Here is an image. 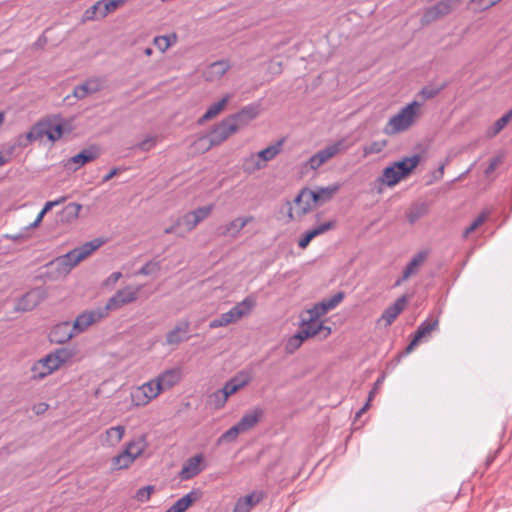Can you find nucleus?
<instances>
[{"mask_svg":"<svg viewBox=\"0 0 512 512\" xmlns=\"http://www.w3.org/2000/svg\"><path fill=\"white\" fill-rule=\"evenodd\" d=\"M419 108L420 104L417 101L404 106L396 115L389 119L383 128V133L393 136L407 131L416 122Z\"/></svg>","mask_w":512,"mask_h":512,"instance_id":"nucleus-1","label":"nucleus"},{"mask_svg":"<svg viewBox=\"0 0 512 512\" xmlns=\"http://www.w3.org/2000/svg\"><path fill=\"white\" fill-rule=\"evenodd\" d=\"M301 324L298 333L290 339L289 345H294L296 348L299 347L302 342L310 337L320 335L321 338H327L331 334V328L324 326L317 317H313V314H306L303 312L300 316Z\"/></svg>","mask_w":512,"mask_h":512,"instance_id":"nucleus-2","label":"nucleus"},{"mask_svg":"<svg viewBox=\"0 0 512 512\" xmlns=\"http://www.w3.org/2000/svg\"><path fill=\"white\" fill-rule=\"evenodd\" d=\"M254 306L255 301L250 297H246L243 301L233 306L229 311L222 313L218 318L213 319L210 322L209 327L211 329H215L235 323L249 315Z\"/></svg>","mask_w":512,"mask_h":512,"instance_id":"nucleus-3","label":"nucleus"},{"mask_svg":"<svg viewBox=\"0 0 512 512\" xmlns=\"http://www.w3.org/2000/svg\"><path fill=\"white\" fill-rule=\"evenodd\" d=\"M348 147L345 139L338 140L312 155L306 162L305 167L316 170L336 155L345 152Z\"/></svg>","mask_w":512,"mask_h":512,"instance_id":"nucleus-4","label":"nucleus"},{"mask_svg":"<svg viewBox=\"0 0 512 512\" xmlns=\"http://www.w3.org/2000/svg\"><path fill=\"white\" fill-rule=\"evenodd\" d=\"M103 243L104 241L99 238L86 242L83 245L76 247L75 249L69 251L68 253L60 256V262H67V264H70V268L73 269L81 261L86 259L95 250L102 246Z\"/></svg>","mask_w":512,"mask_h":512,"instance_id":"nucleus-5","label":"nucleus"},{"mask_svg":"<svg viewBox=\"0 0 512 512\" xmlns=\"http://www.w3.org/2000/svg\"><path fill=\"white\" fill-rule=\"evenodd\" d=\"M462 0H441L432 7L426 9L422 16V22L429 24L450 14L461 4Z\"/></svg>","mask_w":512,"mask_h":512,"instance_id":"nucleus-6","label":"nucleus"},{"mask_svg":"<svg viewBox=\"0 0 512 512\" xmlns=\"http://www.w3.org/2000/svg\"><path fill=\"white\" fill-rule=\"evenodd\" d=\"M128 1L129 0H99L86 10L85 18L88 20L103 19Z\"/></svg>","mask_w":512,"mask_h":512,"instance_id":"nucleus-7","label":"nucleus"},{"mask_svg":"<svg viewBox=\"0 0 512 512\" xmlns=\"http://www.w3.org/2000/svg\"><path fill=\"white\" fill-rule=\"evenodd\" d=\"M236 132L237 130L235 126L229 117H226L220 123L215 125L211 132L207 135L209 147L220 145Z\"/></svg>","mask_w":512,"mask_h":512,"instance_id":"nucleus-8","label":"nucleus"},{"mask_svg":"<svg viewBox=\"0 0 512 512\" xmlns=\"http://www.w3.org/2000/svg\"><path fill=\"white\" fill-rule=\"evenodd\" d=\"M161 392V386L157 378H154L138 387L132 393V397L136 401L137 405H146L152 399L156 398Z\"/></svg>","mask_w":512,"mask_h":512,"instance_id":"nucleus-9","label":"nucleus"},{"mask_svg":"<svg viewBox=\"0 0 512 512\" xmlns=\"http://www.w3.org/2000/svg\"><path fill=\"white\" fill-rule=\"evenodd\" d=\"M341 185L338 183L332 184L327 187L318 188L317 190H310L303 188L298 193V200L304 196H308L310 200H314L315 204H322L332 199V197L339 191Z\"/></svg>","mask_w":512,"mask_h":512,"instance_id":"nucleus-10","label":"nucleus"},{"mask_svg":"<svg viewBox=\"0 0 512 512\" xmlns=\"http://www.w3.org/2000/svg\"><path fill=\"white\" fill-rule=\"evenodd\" d=\"M108 314V311L105 307L97 308L91 311H85L78 315L76 320L74 321L73 327L78 332H83L89 326L99 322L103 318H105Z\"/></svg>","mask_w":512,"mask_h":512,"instance_id":"nucleus-11","label":"nucleus"},{"mask_svg":"<svg viewBox=\"0 0 512 512\" xmlns=\"http://www.w3.org/2000/svg\"><path fill=\"white\" fill-rule=\"evenodd\" d=\"M139 288L126 287L115 293L105 305L107 311L116 310L125 304L134 302L137 299Z\"/></svg>","mask_w":512,"mask_h":512,"instance_id":"nucleus-12","label":"nucleus"},{"mask_svg":"<svg viewBox=\"0 0 512 512\" xmlns=\"http://www.w3.org/2000/svg\"><path fill=\"white\" fill-rule=\"evenodd\" d=\"M47 297V292L42 287H37L24 294L16 305L18 311H30L39 305Z\"/></svg>","mask_w":512,"mask_h":512,"instance_id":"nucleus-13","label":"nucleus"},{"mask_svg":"<svg viewBox=\"0 0 512 512\" xmlns=\"http://www.w3.org/2000/svg\"><path fill=\"white\" fill-rule=\"evenodd\" d=\"M344 296L343 292H338L330 298L323 299L321 302L316 303L311 309L306 310V314H313V317L320 318L338 306L344 299Z\"/></svg>","mask_w":512,"mask_h":512,"instance_id":"nucleus-14","label":"nucleus"},{"mask_svg":"<svg viewBox=\"0 0 512 512\" xmlns=\"http://www.w3.org/2000/svg\"><path fill=\"white\" fill-rule=\"evenodd\" d=\"M259 114L258 106L247 105L243 107L239 112L232 114L229 117L236 130L247 126L252 120H254Z\"/></svg>","mask_w":512,"mask_h":512,"instance_id":"nucleus-15","label":"nucleus"},{"mask_svg":"<svg viewBox=\"0 0 512 512\" xmlns=\"http://www.w3.org/2000/svg\"><path fill=\"white\" fill-rule=\"evenodd\" d=\"M439 321L437 318H429L419 325L417 328L413 340L405 349V353H411L415 346L425 337L429 336L432 331L438 327Z\"/></svg>","mask_w":512,"mask_h":512,"instance_id":"nucleus-16","label":"nucleus"},{"mask_svg":"<svg viewBox=\"0 0 512 512\" xmlns=\"http://www.w3.org/2000/svg\"><path fill=\"white\" fill-rule=\"evenodd\" d=\"M265 497L262 491H253L252 493L240 497L233 509V512H250L257 506Z\"/></svg>","mask_w":512,"mask_h":512,"instance_id":"nucleus-17","label":"nucleus"},{"mask_svg":"<svg viewBox=\"0 0 512 512\" xmlns=\"http://www.w3.org/2000/svg\"><path fill=\"white\" fill-rule=\"evenodd\" d=\"M103 88V81L100 78H90L84 83L76 86L72 96L76 99H84L90 94L99 92Z\"/></svg>","mask_w":512,"mask_h":512,"instance_id":"nucleus-18","label":"nucleus"},{"mask_svg":"<svg viewBox=\"0 0 512 512\" xmlns=\"http://www.w3.org/2000/svg\"><path fill=\"white\" fill-rule=\"evenodd\" d=\"M190 323L187 320L180 321L176 324V326L167 333L166 335V344L168 345H178L181 342L189 339Z\"/></svg>","mask_w":512,"mask_h":512,"instance_id":"nucleus-19","label":"nucleus"},{"mask_svg":"<svg viewBox=\"0 0 512 512\" xmlns=\"http://www.w3.org/2000/svg\"><path fill=\"white\" fill-rule=\"evenodd\" d=\"M74 327L69 322H62L55 325L49 333L52 343L63 344L73 337Z\"/></svg>","mask_w":512,"mask_h":512,"instance_id":"nucleus-20","label":"nucleus"},{"mask_svg":"<svg viewBox=\"0 0 512 512\" xmlns=\"http://www.w3.org/2000/svg\"><path fill=\"white\" fill-rule=\"evenodd\" d=\"M157 380L161 386L162 391L171 389L182 379V370L179 367L167 369L160 373Z\"/></svg>","mask_w":512,"mask_h":512,"instance_id":"nucleus-21","label":"nucleus"},{"mask_svg":"<svg viewBox=\"0 0 512 512\" xmlns=\"http://www.w3.org/2000/svg\"><path fill=\"white\" fill-rule=\"evenodd\" d=\"M100 156V149L96 146H90L83 149L78 154L69 159V163L75 164L74 170L79 169L86 163L92 162Z\"/></svg>","mask_w":512,"mask_h":512,"instance_id":"nucleus-22","label":"nucleus"},{"mask_svg":"<svg viewBox=\"0 0 512 512\" xmlns=\"http://www.w3.org/2000/svg\"><path fill=\"white\" fill-rule=\"evenodd\" d=\"M408 302V297L406 295L398 298L394 304L387 307L382 313L381 320L385 321V325H391L395 319L399 316V314L404 310L406 304Z\"/></svg>","mask_w":512,"mask_h":512,"instance_id":"nucleus-23","label":"nucleus"},{"mask_svg":"<svg viewBox=\"0 0 512 512\" xmlns=\"http://www.w3.org/2000/svg\"><path fill=\"white\" fill-rule=\"evenodd\" d=\"M201 462H202V456L201 455H195L191 458H189L184 464L183 467L179 473V476L182 480H188L195 476H197L201 471Z\"/></svg>","mask_w":512,"mask_h":512,"instance_id":"nucleus-24","label":"nucleus"},{"mask_svg":"<svg viewBox=\"0 0 512 512\" xmlns=\"http://www.w3.org/2000/svg\"><path fill=\"white\" fill-rule=\"evenodd\" d=\"M427 258L426 252H418L413 258L410 260V262L407 264L403 271V275L400 279H398L395 283L396 286L400 285L401 282L406 281L409 277L416 274L419 270V268L422 266V264L425 262Z\"/></svg>","mask_w":512,"mask_h":512,"instance_id":"nucleus-25","label":"nucleus"},{"mask_svg":"<svg viewBox=\"0 0 512 512\" xmlns=\"http://www.w3.org/2000/svg\"><path fill=\"white\" fill-rule=\"evenodd\" d=\"M264 411L260 407H255L251 411L245 413L236 423L240 430L244 433L252 429L262 418Z\"/></svg>","mask_w":512,"mask_h":512,"instance_id":"nucleus-26","label":"nucleus"},{"mask_svg":"<svg viewBox=\"0 0 512 512\" xmlns=\"http://www.w3.org/2000/svg\"><path fill=\"white\" fill-rule=\"evenodd\" d=\"M230 68V64L226 60H219L211 63L204 71L205 79L215 81L220 79Z\"/></svg>","mask_w":512,"mask_h":512,"instance_id":"nucleus-27","label":"nucleus"},{"mask_svg":"<svg viewBox=\"0 0 512 512\" xmlns=\"http://www.w3.org/2000/svg\"><path fill=\"white\" fill-rule=\"evenodd\" d=\"M419 162L420 156L415 154L411 157H405L400 161H396L392 165L401 175V177L405 178L417 167Z\"/></svg>","mask_w":512,"mask_h":512,"instance_id":"nucleus-28","label":"nucleus"},{"mask_svg":"<svg viewBox=\"0 0 512 512\" xmlns=\"http://www.w3.org/2000/svg\"><path fill=\"white\" fill-rule=\"evenodd\" d=\"M200 497V492L192 490L178 499L166 512H185Z\"/></svg>","mask_w":512,"mask_h":512,"instance_id":"nucleus-29","label":"nucleus"},{"mask_svg":"<svg viewBox=\"0 0 512 512\" xmlns=\"http://www.w3.org/2000/svg\"><path fill=\"white\" fill-rule=\"evenodd\" d=\"M81 209L82 205L78 203L72 202L67 204L58 214V221L61 223H71L75 221Z\"/></svg>","mask_w":512,"mask_h":512,"instance_id":"nucleus-30","label":"nucleus"},{"mask_svg":"<svg viewBox=\"0 0 512 512\" xmlns=\"http://www.w3.org/2000/svg\"><path fill=\"white\" fill-rule=\"evenodd\" d=\"M253 220V217H239L232 220L230 223L222 227L221 234L226 235H237L249 222Z\"/></svg>","mask_w":512,"mask_h":512,"instance_id":"nucleus-31","label":"nucleus"},{"mask_svg":"<svg viewBox=\"0 0 512 512\" xmlns=\"http://www.w3.org/2000/svg\"><path fill=\"white\" fill-rule=\"evenodd\" d=\"M429 211V205L425 202L413 203L407 213L406 217L410 224H414L420 218L424 217Z\"/></svg>","mask_w":512,"mask_h":512,"instance_id":"nucleus-32","label":"nucleus"},{"mask_svg":"<svg viewBox=\"0 0 512 512\" xmlns=\"http://www.w3.org/2000/svg\"><path fill=\"white\" fill-rule=\"evenodd\" d=\"M403 178L397 172V170L393 167V165L386 167L383 170L382 175L378 178V181L381 184H385L389 187L396 185Z\"/></svg>","mask_w":512,"mask_h":512,"instance_id":"nucleus-33","label":"nucleus"},{"mask_svg":"<svg viewBox=\"0 0 512 512\" xmlns=\"http://www.w3.org/2000/svg\"><path fill=\"white\" fill-rule=\"evenodd\" d=\"M229 99H230V95L227 94L221 100H219L218 102L211 105L207 109L205 114L200 118L199 122L203 123L207 120H210V119L216 117L224 109V107L228 103Z\"/></svg>","mask_w":512,"mask_h":512,"instance_id":"nucleus-34","label":"nucleus"},{"mask_svg":"<svg viewBox=\"0 0 512 512\" xmlns=\"http://www.w3.org/2000/svg\"><path fill=\"white\" fill-rule=\"evenodd\" d=\"M282 145L283 140H279L276 144L270 145L259 151L257 156L260 158L262 163L266 164V162L273 160L281 152Z\"/></svg>","mask_w":512,"mask_h":512,"instance_id":"nucleus-35","label":"nucleus"},{"mask_svg":"<svg viewBox=\"0 0 512 512\" xmlns=\"http://www.w3.org/2000/svg\"><path fill=\"white\" fill-rule=\"evenodd\" d=\"M135 459L131 456L130 452H127L125 449L119 453L118 455L112 458V465L115 469H126L128 468Z\"/></svg>","mask_w":512,"mask_h":512,"instance_id":"nucleus-36","label":"nucleus"},{"mask_svg":"<svg viewBox=\"0 0 512 512\" xmlns=\"http://www.w3.org/2000/svg\"><path fill=\"white\" fill-rule=\"evenodd\" d=\"M266 164L262 163L257 154H252L250 157L246 158L243 162V171L248 174H252L258 170L263 169Z\"/></svg>","mask_w":512,"mask_h":512,"instance_id":"nucleus-37","label":"nucleus"},{"mask_svg":"<svg viewBox=\"0 0 512 512\" xmlns=\"http://www.w3.org/2000/svg\"><path fill=\"white\" fill-rule=\"evenodd\" d=\"M31 373V379L37 381L42 380L48 375L52 374L51 369L46 366L42 359L34 363L31 368Z\"/></svg>","mask_w":512,"mask_h":512,"instance_id":"nucleus-38","label":"nucleus"},{"mask_svg":"<svg viewBox=\"0 0 512 512\" xmlns=\"http://www.w3.org/2000/svg\"><path fill=\"white\" fill-rule=\"evenodd\" d=\"M512 119V109L504 114L502 117H500L494 125L487 131V135L489 137H495L497 134H499L506 125L510 122Z\"/></svg>","mask_w":512,"mask_h":512,"instance_id":"nucleus-39","label":"nucleus"},{"mask_svg":"<svg viewBox=\"0 0 512 512\" xmlns=\"http://www.w3.org/2000/svg\"><path fill=\"white\" fill-rule=\"evenodd\" d=\"M125 433V427L122 425L114 426L106 430L107 442L114 446L118 444Z\"/></svg>","mask_w":512,"mask_h":512,"instance_id":"nucleus-40","label":"nucleus"},{"mask_svg":"<svg viewBox=\"0 0 512 512\" xmlns=\"http://www.w3.org/2000/svg\"><path fill=\"white\" fill-rule=\"evenodd\" d=\"M247 384L246 380H243L241 382L238 381V379L234 378L228 381L222 389H219L223 394H220L222 397L231 396L232 394L236 393L239 389L244 387Z\"/></svg>","mask_w":512,"mask_h":512,"instance_id":"nucleus-41","label":"nucleus"},{"mask_svg":"<svg viewBox=\"0 0 512 512\" xmlns=\"http://www.w3.org/2000/svg\"><path fill=\"white\" fill-rule=\"evenodd\" d=\"M294 204L298 207L297 215L302 217L312 210L313 204L315 203L314 200H310L308 196L302 197L299 201L297 195L294 199Z\"/></svg>","mask_w":512,"mask_h":512,"instance_id":"nucleus-42","label":"nucleus"},{"mask_svg":"<svg viewBox=\"0 0 512 512\" xmlns=\"http://www.w3.org/2000/svg\"><path fill=\"white\" fill-rule=\"evenodd\" d=\"M145 449V441L143 438H139L137 440L130 441L125 450L130 452L131 456L136 460Z\"/></svg>","mask_w":512,"mask_h":512,"instance_id":"nucleus-43","label":"nucleus"},{"mask_svg":"<svg viewBox=\"0 0 512 512\" xmlns=\"http://www.w3.org/2000/svg\"><path fill=\"white\" fill-rule=\"evenodd\" d=\"M240 433H243L237 424L229 428L226 432H224L217 440L218 444L224 443V442H233L236 440L238 435Z\"/></svg>","mask_w":512,"mask_h":512,"instance_id":"nucleus-44","label":"nucleus"},{"mask_svg":"<svg viewBox=\"0 0 512 512\" xmlns=\"http://www.w3.org/2000/svg\"><path fill=\"white\" fill-rule=\"evenodd\" d=\"M176 225H178L180 227L184 226L185 231L190 232L198 225V223L193 218V215L191 214V212H189V213L185 214L184 216L178 218L176 220Z\"/></svg>","mask_w":512,"mask_h":512,"instance_id":"nucleus-45","label":"nucleus"},{"mask_svg":"<svg viewBox=\"0 0 512 512\" xmlns=\"http://www.w3.org/2000/svg\"><path fill=\"white\" fill-rule=\"evenodd\" d=\"M64 127L62 124L51 125L47 123V137L51 141L60 139L63 135Z\"/></svg>","mask_w":512,"mask_h":512,"instance_id":"nucleus-46","label":"nucleus"},{"mask_svg":"<svg viewBox=\"0 0 512 512\" xmlns=\"http://www.w3.org/2000/svg\"><path fill=\"white\" fill-rule=\"evenodd\" d=\"M488 213L482 212L464 231V237L478 229L487 219Z\"/></svg>","mask_w":512,"mask_h":512,"instance_id":"nucleus-47","label":"nucleus"},{"mask_svg":"<svg viewBox=\"0 0 512 512\" xmlns=\"http://www.w3.org/2000/svg\"><path fill=\"white\" fill-rule=\"evenodd\" d=\"M50 266L54 267L56 269L57 274L59 276H65V275L69 274L70 271L72 270L70 268V264H67V262H65V263H63L62 261L60 262V257L51 261Z\"/></svg>","mask_w":512,"mask_h":512,"instance_id":"nucleus-48","label":"nucleus"},{"mask_svg":"<svg viewBox=\"0 0 512 512\" xmlns=\"http://www.w3.org/2000/svg\"><path fill=\"white\" fill-rule=\"evenodd\" d=\"M160 270V263L155 261H149L145 265L141 267V269L137 272L138 275H151Z\"/></svg>","mask_w":512,"mask_h":512,"instance_id":"nucleus-49","label":"nucleus"},{"mask_svg":"<svg viewBox=\"0 0 512 512\" xmlns=\"http://www.w3.org/2000/svg\"><path fill=\"white\" fill-rule=\"evenodd\" d=\"M211 211V206H205L197 208L196 210L192 211L191 214L193 215L195 221L199 224L201 221H203L210 215Z\"/></svg>","mask_w":512,"mask_h":512,"instance_id":"nucleus-50","label":"nucleus"},{"mask_svg":"<svg viewBox=\"0 0 512 512\" xmlns=\"http://www.w3.org/2000/svg\"><path fill=\"white\" fill-rule=\"evenodd\" d=\"M443 89V86L436 87V86H425L420 91V95L424 100L432 99L436 95L440 93V91Z\"/></svg>","mask_w":512,"mask_h":512,"instance_id":"nucleus-51","label":"nucleus"},{"mask_svg":"<svg viewBox=\"0 0 512 512\" xmlns=\"http://www.w3.org/2000/svg\"><path fill=\"white\" fill-rule=\"evenodd\" d=\"M154 491V486L148 485L140 488L135 495L136 500L139 502H145L150 499L152 492Z\"/></svg>","mask_w":512,"mask_h":512,"instance_id":"nucleus-52","label":"nucleus"},{"mask_svg":"<svg viewBox=\"0 0 512 512\" xmlns=\"http://www.w3.org/2000/svg\"><path fill=\"white\" fill-rule=\"evenodd\" d=\"M171 39L169 36H157L154 38V45L161 51L165 52L171 46Z\"/></svg>","mask_w":512,"mask_h":512,"instance_id":"nucleus-53","label":"nucleus"},{"mask_svg":"<svg viewBox=\"0 0 512 512\" xmlns=\"http://www.w3.org/2000/svg\"><path fill=\"white\" fill-rule=\"evenodd\" d=\"M56 359L58 360V363L62 366L65 364L69 359L72 357V352L68 349L61 348L57 349L55 352H52Z\"/></svg>","mask_w":512,"mask_h":512,"instance_id":"nucleus-54","label":"nucleus"},{"mask_svg":"<svg viewBox=\"0 0 512 512\" xmlns=\"http://www.w3.org/2000/svg\"><path fill=\"white\" fill-rule=\"evenodd\" d=\"M156 142H157L156 136H149V137L145 138L143 141H141L140 143H138L136 148H138L141 151L146 152V151L151 150L154 147V145L156 144Z\"/></svg>","mask_w":512,"mask_h":512,"instance_id":"nucleus-55","label":"nucleus"},{"mask_svg":"<svg viewBox=\"0 0 512 512\" xmlns=\"http://www.w3.org/2000/svg\"><path fill=\"white\" fill-rule=\"evenodd\" d=\"M42 360L46 364V366H48L49 369H51L52 373L61 367L60 363H58V360L56 359L53 353H49L48 355L43 357Z\"/></svg>","mask_w":512,"mask_h":512,"instance_id":"nucleus-56","label":"nucleus"},{"mask_svg":"<svg viewBox=\"0 0 512 512\" xmlns=\"http://www.w3.org/2000/svg\"><path fill=\"white\" fill-rule=\"evenodd\" d=\"M219 394L223 393L220 390H217L210 396V401L214 403L215 408L223 407L228 400L227 397H222Z\"/></svg>","mask_w":512,"mask_h":512,"instance_id":"nucleus-57","label":"nucleus"},{"mask_svg":"<svg viewBox=\"0 0 512 512\" xmlns=\"http://www.w3.org/2000/svg\"><path fill=\"white\" fill-rule=\"evenodd\" d=\"M36 140L47 136V123H38L32 127Z\"/></svg>","mask_w":512,"mask_h":512,"instance_id":"nucleus-58","label":"nucleus"},{"mask_svg":"<svg viewBox=\"0 0 512 512\" xmlns=\"http://www.w3.org/2000/svg\"><path fill=\"white\" fill-rule=\"evenodd\" d=\"M501 163H502V158L500 156H496V157L492 158L489 165L485 169L484 174L486 176H489L491 173H493L498 168V166Z\"/></svg>","mask_w":512,"mask_h":512,"instance_id":"nucleus-59","label":"nucleus"},{"mask_svg":"<svg viewBox=\"0 0 512 512\" xmlns=\"http://www.w3.org/2000/svg\"><path fill=\"white\" fill-rule=\"evenodd\" d=\"M66 199L67 197H61L57 200L46 202L40 213L45 216V214L48 213L53 207L62 204L64 201H66Z\"/></svg>","mask_w":512,"mask_h":512,"instance_id":"nucleus-60","label":"nucleus"},{"mask_svg":"<svg viewBox=\"0 0 512 512\" xmlns=\"http://www.w3.org/2000/svg\"><path fill=\"white\" fill-rule=\"evenodd\" d=\"M335 221H328L317 226V231L321 235L335 227Z\"/></svg>","mask_w":512,"mask_h":512,"instance_id":"nucleus-61","label":"nucleus"},{"mask_svg":"<svg viewBox=\"0 0 512 512\" xmlns=\"http://www.w3.org/2000/svg\"><path fill=\"white\" fill-rule=\"evenodd\" d=\"M385 145L386 141H383L382 143L374 142L369 148L365 150V152L366 154L379 153Z\"/></svg>","mask_w":512,"mask_h":512,"instance_id":"nucleus-62","label":"nucleus"},{"mask_svg":"<svg viewBox=\"0 0 512 512\" xmlns=\"http://www.w3.org/2000/svg\"><path fill=\"white\" fill-rule=\"evenodd\" d=\"M49 408V405L47 403H44V402H41V403H38V404H35L32 408V410L34 411V413L36 415H41L43 413H45Z\"/></svg>","mask_w":512,"mask_h":512,"instance_id":"nucleus-63","label":"nucleus"},{"mask_svg":"<svg viewBox=\"0 0 512 512\" xmlns=\"http://www.w3.org/2000/svg\"><path fill=\"white\" fill-rule=\"evenodd\" d=\"M313 240V238L310 236V234H308V232H306L298 241V246L301 248V249H305L309 243Z\"/></svg>","mask_w":512,"mask_h":512,"instance_id":"nucleus-64","label":"nucleus"}]
</instances>
